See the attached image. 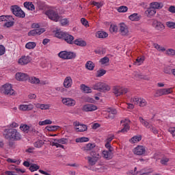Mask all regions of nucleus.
<instances>
[{
  "instance_id": "obj_1",
  "label": "nucleus",
  "mask_w": 175,
  "mask_h": 175,
  "mask_svg": "<svg viewBox=\"0 0 175 175\" xmlns=\"http://www.w3.org/2000/svg\"><path fill=\"white\" fill-rule=\"evenodd\" d=\"M3 136L5 139L8 140H14V142L21 140V134L15 129H5Z\"/></svg>"
},
{
  "instance_id": "obj_2",
  "label": "nucleus",
  "mask_w": 175,
  "mask_h": 175,
  "mask_svg": "<svg viewBox=\"0 0 175 175\" xmlns=\"http://www.w3.org/2000/svg\"><path fill=\"white\" fill-rule=\"evenodd\" d=\"M1 92L5 95H8L9 96L16 95V91L12 89V84L9 83H5L1 87Z\"/></svg>"
},
{
  "instance_id": "obj_3",
  "label": "nucleus",
  "mask_w": 175,
  "mask_h": 175,
  "mask_svg": "<svg viewBox=\"0 0 175 175\" xmlns=\"http://www.w3.org/2000/svg\"><path fill=\"white\" fill-rule=\"evenodd\" d=\"M45 14L50 20L55 21V23H57V21H59V18H61V16L54 10H48L46 11Z\"/></svg>"
},
{
  "instance_id": "obj_4",
  "label": "nucleus",
  "mask_w": 175,
  "mask_h": 175,
  "mask_svg": "<svg viewBox=\"0 0 175 175\" xmlns=\"http://www.w3.org/2000/svg\"><path fill=\"white\" fill-rule=\"evenodd\" d=\"M92 90H96L97 91H100V92L103 91V92H106V91H110V86H109L106 83L98 82L93 85Z\"/></svg>"
},
{
  "instance_id": "obj_5",
  "label": "nucleus",
  "mask_w": 175,
  "mask_h": 175,
  "mask_svg": "<svg viewBox=\"0 0 175 175\" xmlns=\"http://www.w3.org/2000/svg\"><path fill=\"white\" fill-rule=\"evenodd\" d=\"M11 11L16 17H18L19 18H24L25 17V12L18 5L11 6Z\"/></svg>"
},
{
  "instance_id": "obj_6",
  "label": "nucleus",
  "mask_w": 175,
  "mask_h": 175,
  "mask_svg": "<svg viewBox=\"0 0 175 175\" xmlns=\"http://www.w3.org/2000/svg\"><path fill=\"white\" fill-rule=\"evenodd\" d=\"M126 121H129V122H131V120L124 119L120 121V123L122 124L123 128L118 131V133H126L129 129H131V126H129V124L126 122Z\"/></svg>"
},
{
  "instance_id": "obj_7",
  "label": "nucleus",
  "mask_w": 175,
  "mask_h": 175,
  "mask_svg": "<svg viewBox=\"0 0 175 175\" xmlns=\"http://www.w3.org/2000/svg\"><path fill=\"white\" fill-rule=\"evenodd\" d=\"M128 93V88L116 87L113 88V94L116 96H121V95H125Z\"/></svg>"
},
{
  "instance_id": "obj_8",
  "label": "nucleus",
  "mask_w": 175,
  "mask_h": 175,
  "mask_svg": "<svg viewBox=\"0 0 175 175\" xmlns=\"http://www.w3.org/2000/svg\"><path fill=\"white\" fill-rule=\"evenodd\" d=\"M15 78L18 81H27L29 79V75L23 72H16Z\"/></svg>"
},
{
  "instance_id": "obj_9",
  "label": "nucleus",
  "mask_w": 175,
  "mask_h": 175,
  "mask_svg": "<svg viewBox=\"0 0 175 175\" xmlns=\"http://www.w3.org/2000/svg\"><path fill=\"white\" fill-rule=\"evenodd\" d=\"M82 110L83 111H95L98 110V107L94 104H87L83 106Z\"/></svg>"
},
{
  "instance_id": "obj_10",
  "label": "nucleus",
  "mask_w": 175,
  "mask_h": 175,
  "mask_svg": "<svg viewBox=\"0 0 175 175\" xmlns=\"http://www.w3.org/2000/svg\"><path fill=\"white\" fill-rule=\"evenodd\" d=\"M31 62V57L23 55L18 61L19 65H27Z\"/></svg>"
},
{
  "instance_id": "obj_11",
  "label": "nucleus",
  "mask_w": 175,
  "mask_h": 175,
  "mask_svg": "<svg viewBox=\"0 0 175 175\" xmlns=\"http://www.w3.org/2000/svg\"><path fill=\"white\" fill-rule=\"evenodd\" d=\"M62 103L66 106L72 107L76 105V100L70 98H64L62 100Z\"/></svg>"
},
{
  "instance_id": "obj_12",
  "label": "nucleus",
  "mask_w": 175,
  "mask_h": 175,
  "mask_svg": "<svg viewBox=\"0 0 175 175\" xmlns=\"http://www.w3.org/2000/svg\"><path fill=\"white\" fill-rule=\"evenodd\" d=\"M134 154H135V155H143L144 154H146V148L143 146H138L135 148Z\"/></svg>"
},
{
  "instance_id": "obj_13",
  "label": "nucleus",
  "mask_w": 175,
  "mask_h": 175,
  "mask_svg": "<svg viewBox=\"0 0 175 175\" xmlns=\"http://www.w3.org/2000/svg\"><path fill=\"white\" fill-rule=\"evenodd\" d=\"M63 40H65V42H66V43H68V44H73V40H75V37L68 33H66V34H64Z\"/></svg>"
},
{
  "instance_id": "obj_14",
  "label": "nucleus",
  "mask_w": 175,
  "mask_h": 175,
  "mask_svg": "<svg viewBox=\"0 0 175 175\" xmlns=\"http://www.w3.org/2000/svg\"><path fill=\"white\" fill-rule=\"evenodd\" d=\"M152 25L154 27V28H156V29H158V31H162L165 29V25H163L162 23L158 21H153Z\"/></svg>"
},
{
  "instance_id": "obj_15",
  "label": "nucleus",
  "mask_w": 175,
  "mask_h": 175,
  "mask_svg": "<svg viewBox=\"0 0 175 175\" xmlns=\"http://www.w3.org/2000/svg\"><path fill=\"white\" fill-rule=\"evenodd\" d=\"M150 8L152 9H162L163 8V3H159L158 1H153L150 3Z\"/></svg>"
},
{
  "instance_id": "obj_16",
  "label": "nucleus",
  "mask_w": 175,
  "mask_h": 175,
  "mask_svg": "<svg viewBox=\"0 0 175 175\" xmlns=\"http://www.w3.org/2000/svg\"><path fill=\"white\" fill-rule=\"evenodd\" d=\"M73 44L79 46L80 47H85L87 46V42L83 40L81 38H78L74 40Z\"/></svg>"
},
{
  "instance_id": "obj_17",
  "label": "nucleus",
  "mask_w": 175,
  "mask_h": 175,
  "mask_svg": "<svg viewBox=\"0 0 175 175\" xmlns=\"http://www.w3.org/2000/svg\"><path fill=\"white\" fill-rule=\"evenodd\" d=\"M120 31L122 33V36H126V35H128V32H129L126 25L122 23L120 25Z\"/></svg>"
},
{
  "instance_id": "obj_18",
  "label": "nucleus",
  "mask_w": 175,
  "mask_h": 175,
  "mask_svg": "<svg viewBox=\"0 0 175 175\" xmlns=\"http://www.w3.org/2000/svg\"><path fill=\"white\" fill-rule=\"evenodd\" d=\"M72 78L70 77H67L64 79V87L65 88H70V87H72Z\"/></svg>"
},
{
  "instance_id": "obj_19",
  "label": "nucleus",
  "mask_w": 175,
  "mask_h": 175,
  "mask_svg": "<svg viewBox=\"0 0 175 175\" xmlns=\"http://www.w3.org/2000/svg\"><path fill=\"white\" fill-rule=\"evenodd\" d=\"M96 36L99 39H105L109 36V34L106 31H98L96 32Z\"/></svg>"
},
{
  "instance_id": "obj_20",
  "label": "nucleus",
  "mask_w": 175,
  "mask_h": 175,
  "mask_svg": "<svg viewBox=\"0 0 175 175\" xmlns=\"http://www.w3.org/2000/svg\"><path fill=\"white\" fill-rule=\"evenodd\" d=\"M20 110H22L23 111H27L29 110H32L33 109V105H22L19 107Z\"/></svg>"
},
{
  "instance_id": "obj_21",
  "label": "nucleus",
  "mask_w": 175,
  "mask_h": 175,
  "mask_svg": "<svg viewBox=\"0 0 175 175\" xmlns=\"http://www.w3.org/2000/svg\"><path fill=\"white\" fill-rule=\"evenodd\" d=\"M157 13V10H154V8H152L150 7V8H148V10L146 11V14H147L148 17H151V16H154Z\"/></svg>"
},
{
  "instance_id": "obj_22",
  "label": "nucleus",
  "mask_w": 175,
  "mask_h": 175,
  "mask_svg": "<svg viewBox=\"0 0 175 175\" xmlns=\"http://www.w3.org/2000/svg\"><path fill=\"white\" fill-rule=\"evenodd\" d=\"M24 6L28 10H35V5L32 3V2L26 1L24 3Z\"/></svg>"
},
{
  "instance_id": "obj_23",
  "label": "nucleus",
  "mask_w": 175,
  "mask_h": 175,
  "mask_svg": "<svg viewBox=\"0 0 175 175\" xmlns=\"http://www.w3.org/2000/svg\"><path fill=\"white\" fill-rule=\"evenodd\" d=\"M96 147V145L95 143L93 144H88L85 147H83L84 151H91V150H93V148H95Z\"/></svg>"
},
{
  "instance_id": "obj_24",
  "label": "nucleus",
  "mask_w": 175,
  "mask_h": 175,
  "mask_svg": "<svg viewBox=\"0 0 175 175\" xmlns=\"http://www.w3.org/2000/svg\"><path fill=\"white\" fill-rule=\"evenodd\" d=\"M129 20L131 21H139L140 20V16L137 13H134L129 16Z\"/></svg>"
},
{
  "instance_id": "obj_25",
  "label": "nucleus",
  "mask_w": 175,
  "mask_h": 175,
  "mask_svg": "<svg viewBox=\"0 0 175 175\" xmlns=\"http://www.w3.org/2000/svg\"><path fill=\"white\" fill-rule=\"evenodd\" d=\"M88 162L90 166H94L98 162V159H95L94 157H88Z\"/></svg>"
},
{
  "instance_id": "obj_26",
  "label": "nucleus",
  "mask_w": 175,
  "mask_h": 175,
  "mask_svg": "<svg viewBox=\"0 0 175 175\" xmlns=\"http://www.w3.org/2000/svg\"><path fill=\"white\" fill-rule=\"evenodd\" d=\"M103 154L104 155V158H105V159H111V158H113V154L111 153V152H109V150H104L103 151Z\"/></svg>"
},
{
  "instance_id": "obj_27",
  "label": "nucleus",
  "mask_w": 175,
  "mask_h": 175,
  "mask_svg": "<svg viewBox=\"0 0 175 175\" xmlns=\"http://www.w3.org/2000/svg\"><path fill=\"white\" fill-rule=\"evenodd\" d=\"M85 68L88 70H94V68H95V64L91 61H88L85 64Z\"/></svg>"
},
{
  "instance_id": "obj_28",
  "label": "nucleus",
  "mask_w": 175,
  "mask_h": 175,
  "mask_svg": "<svg viewBox=\"0 0 175 175\" xmlns=\"http://www.w3.org/2000/svg\"><path fill=\"white\" fill-rule=\"evenodd\" d=\"M77 132H85L88 128L85 124H81L79 127L75 128Z\"/></svg>"
},
{
  "instance_id": "obj_29",
  "label": "nucleus",
  "mask_w": 175,
  "mask_h": 175,
  "mask_svg": "<svg viewBox=\"0 0 175 175\" xmlns=\"http://www.w3.org/2000/svg\"><path fill=\"white\" fill-rule=\"evenodd\" d=\"M66 33H65L64 31H59V30H57L55 31V36L56 38H58V39H64Z\"/></svg>"
},
{
  "instance_id": "obj_30",
  "label": "nucleus",
  "mask_w": 175,
  "mask_h": 175,
  "mask_svg": "<svg viewBox=\"0 0 175 175\" xmlns=\"http://www.w3.org/2000/svg\"><path fill=\"white\" fill-rule=\"evenodd\" d=\"M81 90H82V91L85 92V94H91V92H92L91 88H90V87H88L84 84L81 85Z\"/></svg>"
},
{
  "instance_id": "obj_31",
  "label": "nucleus",
  "mask_w": 175,
  "mask_h": 175,
  "mask_svg": "<svg viewBox=\"0 0 175 175\" xmlns=\"http://www.w3.org/2000/svg\"><path fill=\"white\" fill-rule=\"evenodd\" d=\"M28 80L31 84H39V83H40L39 78H36V77H32L31 78L29 77Z\"/></svg>"
},
{
  "instance_id": "obj_32",
  "label": "nucleus",
  "mask_w": 175,
  "mask_h": 175,
  "mask_svg": "<svg viewBox=\"0 0 175 175\" xmlns=\"http://www.w3.org/2000/svg\"><path fill=\"white\" fill-rule=\"evenodd\" d=\"M139 121L143 125H144V126H146V128H148V129L151 128V124H150V123L146 121V120H144L143 118L139 117Z\"/></svg>"
},
{
  "instance_id": "obj_33",
  "label": "nucleus",
  "mask_w": 175,
  "mask_h": 175,
  "mask_svg": "<svg viewBox=\"0 0 175 175\" xmlns=\"http://www.w3.org/2000/svg\"><path fill=\"white\" fill-rule=\"evenodd\" d=\"M8 169L10 170H16L17 172V173H18L20 172H21V173H25V170H21L20 168H16V165H10Z\"/></svg>"
},
{
  "instance_id": "obj_34",
  "label": "nucleus",
  "mask_w": 175,
  "mask_h": 175,
  "mask_svg": "<svg viewBox=\"0 0 175 175\" xmlns=\"http://www.w3.org/2000/svg\"><path fill=\"white\" fill-rule=\"evenodd\" d=\"M25 47L26 49H28V50L35 49V47H36V42H27L25 45Z\"/></svg>"
},
{
  "instance_id": "obj_35",
  "label": "nucleus",
  "mask_w": 175,
  "mask_h": 175,
  "mask_svg": "<svg viewBox=\"0 0 175 175\" xmlns=\"http://www.w3.org/2000/svg\"><path fill=\"white\" fill-rule=\"evenodd\" d=\"M142 141V135H135L134 137H133L131 139H130V142L131 143H136L137 142H140Z\"/></svg>"
},
{
  "instance_id": "obj_36",
  "label": "nucleus",
  "mask_w": 175,
  "mask_h": 175,
  "mask_svg": "<svg viewBox=\"0 0 175 175\" xmlns=\"http://www.w3.org/2000/svg\"><path fill=\"white\" fill-rule=\"evenodd\" d=\"M106 70L100 69L97 70L96 77H102V76H105L106 75Z\"/></svg>"
},
{
  "instance_id": "obj_37",
  "label": "nucleus",
  "mask_w": 175,
  "mask_h": 175,
  "mask_svg": "<svg viewBox=\"0 0 175 175\" xmlns=\"http://www.w3.org/2000/svg\"><path fill=\"white\" fill-rule=\"evenodd\" d=\"M57 129H59V126H47L46 127V130L49 131V132H53V131H57Z\"/></svg>"
},
{
  "instance_id": "obj_38",
  "label": "nucleus",
  "mask_w": 175,
  "mask_h": 175,
  "mask_svg": "<svg viewBox=\"0 0 175 175\" xmlns=\"http://www.w3.org/2000/svg\"><path fill=\"white\" fill-rule=\"evenodd\" d=\"M74 58H76V53L71 51H67L66 59H74Z\"/></svg>"
},
{
  "instance_id": "obj_39",
  "label": "nucleus",
  "mask_w": 175,
  "mask_h": 175,
  "mask_svg": "<svg viewBox=\"0 0 175 175\" xmlns=\"http://www.w3.org/2000/svg\"><path fill=\"white\" fill-rule=\"evenodd\" d=\"M68 55V51H63L58 53V56L59 58H62V59H66V57Z\"/></svg>"
},
{
  "instance_id": "obj_40",
  "label": "nucleus",
  "mask_w": 175,
  "mask_h": 175,
  "mask_svg": "<svg viewBox=\"0 0 175 175\" xmlns=\"http://www.w3.org/2000/svg\"><path fill=\"white\" fill-rule=\"evenodd\" d=\"M51 124H53V121H51V120H45L44 121H40L38 125H51Z\"/></svg>"
},
{
  "instance_id": "obj_41",
  "label": "nucleus",
  "mask_w": 175,
  "mask_h": 175,
  "mask_svg": "<svg viewBox=\"0 0 175 175\" xmlns=\"http://www.w3.org/2000/svg\"><path fill=\"white\" fill-rule=\"evenodd\" d=\"M85 142H90V138L84 137L76 139L77 143H84Z\"/></svg>"
},
{
  "instance_id": "obj_42",
  "label": "nucleus",
  "mask_w": 175,
  "mask_h": 175,
  "mask_svg": "<svg viewBox=\"0 0 175 175\" xmlns=\"http://www.w3.org/2000/svg\"><path fill=\"white\" fill-rule=\"evenodd\" d=\"M53 140H54V142H57V143H59L60 144H67L68 142H69L67 138H62L59 139H55Z\"/></svg>"
},
{
  "instance_id": "obj_43",
  "label": "nucleus",
  "mask_w": 175,
  "mask_h": 175,
  "mask_svg": "<svg viewBox=\"0 0 175 175\" xmlns=\"http://www.w3.org/2000/svg\"><path fill=\"white\" fill-rule=\"evenodd\" d=\"M163 95H165V91H164L163 88L157 90V92L154 94V96L158 98V96H163Z\"/></svg>"
},
{
  "instance_id": "obj_44",
  "label": "nucleus",
  "mask_w": 175,
  "mask_h": 175,
  "mask_svg": "<svg viewBox=\"0 0 175 175\" xmlns=\"http://www.w3.org/2000/svg\"><path fill=\"white\" fill-rule=\"evenodd\" d=\"M118 12H119V13H125V12H128V7L122 5L118 8Z\"/></svg>"
},
{
  "instance_id": "obj_45",
  "label": "nucleus",
  "mask_w": 175,
  "mask_h": 175,
  "mask_svg": "<svg viewBox=\"0 0 175 175\" xmlns=\"http://www.w3.org/2000/svg\"><path fill=\"white\" fill-rule=\"evenodd\" d=\"M40 167H39V165L36 164H32L31 165H30L29 169L30 172H36V170H39Z\"/></svg>"
},
{
  "instance_id": "obj_46",
  "label": "nucleus",
  "mask_w": 175,
  "mask_h": 175,
  "mask_svg": "<svg viewBox=\"0 0 175 175\" xmlns=\"http://www.w3.org/2000/svg\"><path fill=\"white\" fill-rule=\"evenodd\" d=\"M165 24L168 28H170L171 29H175V22L168 21L166 22Z\"/></svg>"
},
{
  "instance_id": "obj_47",
  "label": "nucleus",
  "mask_w": 175,
  "mask_h": 175,
  "mask_svg": "<svg viewBox=\"0 0 175 175\" xmlns=\"http://www.w3.org/2000/svg\"><path fill=\"white\" fill-rule=\"evenodd\" d=\"M43 144H44V143L43 142V141L42 140H38L37 142H35L34 144V146L36 148H40Z\"/></svg>"
},
{
  "instance_id": "obj_48",
  "label": "nucleus",
  "mask_w": 175,
  "mask_h": 175,
  "mask_svg": "<svg viewBox=\"0 0 175 175\" xmlns=\"http://www.w3.org/2000/svg\"><path fill=\"white\" fill-rule=\"evenodd\" d=\"M110 62V59L108 57H105L100 59V62L102 65H105V64H109Z\"/></svg>"
},
{
  "instance_id": "obj_49",
  "label": "nucleus",
  "mask_w": 175,
  "mask_h": 175,
  "mask_svg": "<svg viewBox=\"0 0 175 175\" xmlns=\"http://www.w3.org/2000/svg\"><path fill=\"white\" fill-rule=\"evenodd\" d=\"M153 46L154 47V49H157V50H158L159 51H166V49L161 46V45L158 44H153Z\"/></svg>"
},
{
  "instance_id": "obj_50",
  "label": "nucleus",
  "mask_w": 175,
  "mask_h": 175,
  "mask_svg": "<svg viewBox=\"0 0 175 175\" xmlns=\"http://www.w3.org/2000/svg\"><path fill=\"white\" fill-rule=\"evenodd\" d=\"M20 129H21V131H23V132H27V131H30L31 126H29L27 124H23L20 126Z\"/></svg>"
},
{
  "instance_id": "obj_51",
  "label": "nucleus",
  "mask_w": 175,
  "mask_h": 175,
  "mask_svg": "<svg viewBox=\"0 0 175 175\" xmlns=\"http://www.w3.org/2000/svg\"><path fill=\"white\" fill-rule=\"evenodd\" d=\"M59 21H60L62 25H66L69 23V21H68L66 18L62 19V16H60Z\"/></svg>"
},
{
  "instance_id": "obj_52",
  "label": "nucleus",
  "mask_w": 175,
  "mask_h": 175,
  "mask_svg": "<svg viewBox=\"0 0 175 175\" xmlns=\"http://www.w3.org/2000/svg\"><path fill=\"white\" fill-rule=\"evenodd\" d=\"M139 106L140 107H144V106H147V101L145 99L140 98Z\"/></svg>"
},
{
  "instance_id": "obj_53",
  "label": "nucleus",
  "mask_w": 175,
  "mask_h": 175,
  "mask_svg": "<svg viewBox=\"0 0 175 175\" xmlns=\"http://www.w3.org/2000/svg\"><path fill=\"white\" fill-rule=\"evenodd\" d=\"M164 90V95H169V94H172L173 92V88H163Z\"/></svg>"
},
{
  "instance_id": "obj_54",
  "label": "nucleus",
  "mask_w": 175,
  "mask_h": 175,
  "mask_svg": "<svg viewBox=\"0 0 175 175\" xmlns=\"http://www.w3.org/2000/svg\"><path fill=\"white\" fill-rule=\"evenodd\" d=\"M10 17L12 18V16L10 15H2L0 16V21H8L7 18H10Z\"/></svg>"
},
{
  "instance_id": "obj_55",
  "label": "nucleus",
  "mask_w": 175,
  "mask_h": 175,
  "mask_svg": "<svg viewBox=\"0 0 175 175\" xmlns=\"http://www.w3.org/2000/svg\"><path fill=\"white\" fill-rule=\"evenodd\" d=\"M143 62H144V59L142 57H137L134 62V65H136V64H139V65H140V64H143Z\"/></svg>"
},
{
  "instance_id": "obj_56",
  "label": "nucleus",
  "mask_w": 175,
  "mask_h": 175,
  "mask_svg": "<svg viewBox=\"0 0 175 175\" xmlns=\"http://www.w3.org/2000/svg\"><path fill=\"white\" fill-rule=\"evenodd\" d=\"M40 109L41 110H49L50 105L49 104H41Z\"/></svg>"
},
{
  "instance_id": "obj_57",
  "label": "nucleus",
  "mask_w": 175,
  "mask_h": 175,
  "mask_svg": "<svg viewBox=\"0 0 175 175\" xmlns=\"http://www.w3.org/2000/svg\"><path fill=\"white\" fill-rule=\"evenodd\" d=\"M107 112L109 113V114H117V109H112V108H108L107 109Z\"/></svg>"
},
{
  "instance_id": "obj_58",
  "label": "nucleus",
  "mask_w": 175,
  "mask_h": 175,
  "mask_svg": "<svg viewBox=\"0 0 175 175\" xmlns=\"http://www.w3.org/2000/svg\"><path fill=\"white\" fill-rule=\"evenodd\" d=\"M14 25V21H8L4 24V27H7V28H10V27H13Z\"/></svg>"
},
{
  "instance_id": "obj_59",
  "label": "nucleus",
  "mask_w": 175,
  "mask_h": 175,
  "mask_svg": "<svg viewBox=\"0 0 175 175\" xmlns=\"http://www.w3.org/2000/svg\"><path fill=\"white\" fill-rule=\"evenodd\" d=\"M167 55H175V50L169 49L166 51Z\"/></svg>"
},
{
  "instance_id": "obj_60",
  "label": "nucleus",
  "mask_w": 175,
  "mask_h": 175,
  "mask_svg": "<svg viewBox=\"0 0 175 175\" xmlns=\"http://www.w3.org/2000/svg\"><path fill=\"white\" fill-rule=\"evenodd\" d=\"M81 23L85 27H88L89 26L88 25V21L87 19H85V18H81Z\"/></svg>"
},
{
  "instance_id": "obj_61",
  "label": "nucleus",
  "mask_w": 175,
  "mask_h": 175,
  "mask_svg": "<svg viewBox=\"0 0 175 175\" xmlns=\"http://www.w3.org/2000/svg\"><path fill=\"white\" fill-rule=\"evenodd\" d=\"M6 51V49L2 44H0V55H3Z\"/></svg>"
},
{
  "instance_id": "obj_62",
  "label": "nucleus",
  "mask_w": 175,
  "mask_h": 175,
  "mask_svg": "<svg viewBox=\"0 0 175 175\" xmlns=\"http://www.w3.org/2000/svg\"><path fill=\"white\" fill-rule=\"evenodd\" d=\"M30 132H32L33 135H37V136H39V131L38 130L33 129V127L30 126Z\"/></svg>"
},
{
  "instance_id": "obj_63",
  "label": "nucleus",
  "mask_w": 175,
  "mask_h": 175,
  "mask_svg": "<svg viewBox=\"0 0 175 175\" xmlns=\"http://www.w3.org/2000/svg\"><path fill=\"white\" fill-rule=\"evenodd\" d=\"M164 73L166 75H171L172 74V68L170 67H165L164 68Z\"/></svg>"
},
{
  "instance_id": "obj_64",
  "label": "nucleus",
  "mask_w": 175,
  "mask_h": 175,
  "mask_svg": "<svg viewBox=\"0 0 175 175\" xmlns=\"http://www.w3.org/2000/svg\"><path fill=\"white\" fill-rule=\"evenodd\" d=\"M105 147L106 148H108V150H109V152H113V147H111V145H110V143L107 142L105 144Z\"/></svg>"
}]
</instances>
